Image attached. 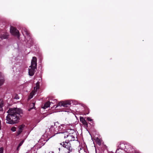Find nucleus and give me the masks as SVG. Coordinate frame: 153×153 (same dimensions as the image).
I'll return each instance as SVG.
<instances>
[{"label": "nucleus", "instance_id": "1", "mask_svg": "<svg viewBox=\"0 0 153 153\" xmlns=\"http://www.w3.org/2000/svg\"><path fill=\"white\" fill-rule=\"evenodd\" d=\"M7 113L8 114L6 117V123L11 124L18 123L22 114V111L17 108H10Z\"/></svg>", "mask_w": 153, "mask_h": 153}, {"label": "nucleus", "instance_id": "2", "mask_svg": "<svg viewBox=\"0 0 153 153\" xmlns=\"http://www.w3.org/2000/svg\"><path fill=\"white\" fill-rule=\"evenodd\" d=\"M60 144L62 145L63 147L66 148L69 151V153L72 151L73 149L69 142L66 140L65 142L61 143Z\"/></svg>", "mask_w": 153, "mask_h": 153}, {"label": "nucleus", "instance_id": "3", "mask_svg": "<svg viewBox=\"0 0 153 153\" xmlns=\"http://www.w3.org/2000/svg\"><path fill=\"white\" fill-rule=\"evenodd\" d=\"M65 138H67V139L66 140L69 142L72 141H77V134H75L74 136L72 134H67L66 136H65Z\"/></svg>", "mask_w": 153, "mask_h": 153}, {"label": "nucleus", "instance_id": "4", "mask_svg": "<svg viewBox=\"0 0 153 153\" xmlns=\"http://www.w3.org/2000/svg\"><path fill=\"white\" fill-rule=\"evenodd\" d=\"M10 32L12 35L15 36H17L18 38L19 37L20 34L19 32L15 27L13 26H11L10 28Z\"/></svg>", "mask_w": 153, "mask_h": 153}, {"label": "nucleus", "instance_id": "5", "mask_svg": "<svg viewBox=\"0 0 153 153\" xmlns=\"http://www.w3.org/2000/svg\"><path fill=\"white\" fill-rule=\"evenodd\" d=\"M71 104L69 101H65L64 102H61L57 104V106H62L64 107H68Z\"/></svg>", "mask_w": 153, "mask_h": 153}, {"label": "nucleus", "instance_id": "6", "mask_svg": "<svg viewBox=\"0 0 153 153\" xmlns=\"http://www.w3.org/2000/svg\"><path fill=\"white\" fill-rule=\"evenodd\" d=\"M37 59L36 58L35 56L33 57L31 61V65L29 67H34L35 68H37Z\"/></svg>", "mask_w": 153, "mask_h": 153}, {"label": "nucleus", "instance_id": "7", "mask_svg": "<svg viewBox=\"0 0 153 153\" xmlns=\"http://www.w3.org/2000/svg\"><path fill=\"white\" fill-rule=\"evenodd\" d=\"M9 34L7 33L0 34V41L3 39H7L9 37Z\"/></svg>", "mask_w": 153, "mask_h": 153}, {"label": "nucleus", "instance_id": "8", "mask_svg": "<svg viewBox=\"0 0 153 153\" xmlns=\"http://www.w3.org/2000/svg\"><path fill=\"white\" fill-rule=\"evenodd\" d=\"M22 32L23 35L25 36V35H26L27 36L30 38V33L26 28H23L22 30Z\"/></svg>", "mask_w": 153, "mask_h": 153}, {"label": "nucleus", "instance_id": "9", "mask_svg": "<svg viewBox=\"0 0 153 153\" xmlns=\"http://www.w3.org/2000/svg\"><path fill=\"white\" fill-rule=\"evenodd\" d=\"M30 69L29 68V74L30 76H33L35 70L36 68H35L34 67H30Z\"/></svg>", "mask_w": 153, "mask_h": 153}, {"label": "nucleus", "instance_id": "10", "mask_svg": "<svg viewBox=\"0 0 153 153\" xmlns=\"http://www.w3.org/2000/svg\"><path fill=\"white\" fill-rule=\"evenodd\" d=\"M80 121L84 125L85 127H88V123L86 120L83 117H80Z\"/></svg>", "mask_w": 153, "mask_h": 153}, {"label": "nucleus", "instance_id": "11", "mask_svg": "<svg viewBox=\"0 0 153 153\" xmlns=\"http://www.w3.org/2000/svg\"><path fill=\"white\" fill-rule=\"evenodd\" d=\"M4 81V75L1 72H0V86L1 85L3 84Z\"/></svg>", "mask_w": 153, "mask_h": 153}, {"label": "nucleus", "instance_id": "12", "mask_svg": "<svg viewBox=\"0 0 153 153\" xmlns=\"http://www.w3.org/2000/svg\"><path fill=\"white\" fill-rule=\"evenodd\" d=\"M93 138L94 139L95 141L97 144L99 146H100L101 145L102 140L100 139L98 137H94Z\"/></svg>", "mask_w": 153, "mask_h": 153}, {"label": "nucleus", "instance_id": "13", "mask_svg": "<svg viewBox=\"0 0 153 153\" xmlns=\"http://www.w3.org/2000/svg\"><path fill=\"white\" fill-rule=\"evenodd\" d=\"M48 135L49 134H43L42 136V139H43L44 141H48L50 138L53 136L50 137V136H49L48 137Z\"/></svg>", "mask_w": 153, "mask_h": 153}, {"label": "nucleus", "instance_id": "14", "mask_svg": "<svg viewBox=\"0 0 153 153\" xmlns=\"http://www.w3.org/2000/svg\"><path fill=\"white\" fill-rule=\"evenodd\" d=\"M51 103H53V102H50L49 101L46 102L44 105V108L45 109L49 107L50 106Z\"/></svg>", "mask_w": 153, "mask_h": 153}, {"label": "nucleus", "instance_id": "15", "mask_svg": "<svg viewBox=\"0 0 153 153\" xmlns=\"http://www.w3.org/2000/svg\"><path fill=\"white\" fill-rule=\"evenodd\" d=\"M25 126L24 125H22L19 126V133L18 134H20L22 131L23 128H24Z\"/></svg>", "mask_w": 153, "mask_h": 153}, {"label": "nucleus", "instance_id": "16", "mask_svg": "<svg viewBox=\"0 0 153 153\" xmlns=\"http://www.w3.org/2000/svg\"><path fill=\"white\" fill-rule=\"evenodd\" d=\"M4 106V102L2 100L0 99V111L2 110V108Z\"/></svg>", "mask_w": 153, "mask_h": 153}, {"label": "nucleus", "instance_id": "17", "mask_svg": "<svg viewBox=\"0 0 153 153\" xmlns=\"http://www.w3.org/2000/svg\"><path fill=\"white\" fill-rule=\"evenodd\" d=\"M39 82H37L36 84V86L34 87V89H35V91H37V90L39 88Z\"/></svg>", "mask_w": 153, "mask_h": 153}, {"label": "nucleus", "instance_id": "18", "mask_svg": "<svg viewBox=\"0 0 153 153\" xmlns=\"http://www.w3.org/2000/svg\"><path fill=\"white\" fill-rule=\"evenodd\" d=\"M34 95V93L33 92H32L31 93H30V95H29L28 100H30L31 98H32L33 97V96Z\"/></svg>", "mask_w": 153, "mask_h": 153}, {"label": "nucleus", "instance_id": "19", "mask_svg": "<svg viewBox=\"0 0 153 153\" xmlns=\"http://www.w3.org/2000/svg\"><path fill=\"white\" fill-rule=\"evenodd\" d=\"M15 97H14V98L17 100L19 99V96L18 95V94H16L14 95Z\"/></svg>", "mask_w": 153, "mask_h": 153}, {"label": "nucleus", "instance_id": "20", "mask_svg": "<svg viewBox=\"0 0 153 153\" xmlns=\"http://www.w3.org/2000/svg\"><path fill=\"white\" fill-rule=\"evenodd\" d=\"M25 140H22L19 144L18 146L19 147H20L23 144V143L24 142Z\"/></svg>", "mask_w": 153, "mask_h": 153}, {"label": "nucleus", "instance_id": "21", "mask_svg": "<svg viewBox=\"0 0 153 153\" xmlns=\"http://www.w3.org/2000/svg\"><path fill=\"white\" fill-rule=\"evenodd\" d=\"M87 119L88 120V121H89L90 122H91V123H93V120L92 119H91L90 117H88L87 118Z\"/></svg>", "mask_w": 153, "mask_h": 153}, {"label": "nucleus", "instance_id": "22", "mask_svg": "<svg viewBox=\"0 0 153 153\" xmlns=\"http://www.w3.org/2000/svg\"><path fill=\"white\" fill-rule=\"evenodd\" d=\"M16 128L15 127H13L11 128V130L12 131H16Z\"/></svg>", "mask_w": 153, "mask_h": 153}, {"label": "nucleus", "instance_id": "23", "mask_svg": "<svg viewBox=\"0 0 153 153\" xmlns=\"http://www.w3.org/2000/svg\"><path fill=\"white\" fill-rule=\"evenodd\" d=\"M53 125H52L51 127L49 129L51 131L53 130V131H54V129L53 128Z\"/></svg>", "mask_w": 153, "mask_h": 153}, {"label": "nucleus", "instance_id": "24", "mask_svg": "<svg viewBox=\"0 0 153 153\" xmlns=\"http://www.w3.org/2000/svg\"><path fill=\"white\" fill-rule=\"evenodd\" d=\"M3 153V149L2 148H0V153Z\"/></svg>", "mask_w": 153, "mask_h": 153}, {"label": "nucleus", "instance_id": "25", "mask_svg": "<svg viewBox=\"0 0 153 153\" xmlns=\"http://www.w3.org/2000/svg\"><path fill=\"white\" fill-rule=\"evenodd\" d=\"M65 132H57L56 133H54V134H59L60 133H64Z\"/></svg>", "mask_w": 153, "mask_h": 153}, {"label": "nucleus", "instance_id": "26", "mask_svg": "<svg viewBox=\"0 0 153 153\" xmlns=\"http://www.w3.org/2000/svg\"><path fill=\"white\" fill-rule=\"evenodd\" d=\"M35 103L34 102H33L32 103H31L30 104V106H33V107H34V106H35Z\"/></svg>", "mask_w": 153, "mask_h": 153}, {"label": "nucleus", "instance_id": "27", "mask_svg": "<svg viewBox=\"0 0 153 153\" xmlns=\"http://www.w3.org/2000/svg\"><path fill=\"white\" fill-rule=\"evenodd\" d=\"M20 147H19V146H18L17 147V151H19V148H20Z\"/></svg>", "mask_w": 153, "mask_h": 153}, {"label": "nucleus", "instance_id": "28", "mask_svg": "<svg viewBox=\"0 0 153 153\" xmlns=\"http://www.w3.org/2000/svg\"><path fill=\"white\" fill-rule=\"evenodd\" d=\"M1 120H0V130H1Z\"/></svg>", "mask_w": 153, "mask_h": 153}, {"label": "nucleus", "instance_id": "29", "mask_svg": "<svg viewBox=\"0 0 153 153\" xmlns=\"http://www.w3.org/2000/svg\"><path fill=\"white\" fill-rule=\"evenodd\" d=\"M64 125H65V124H62L61 125V126H64Z\"/></svg>", "mask_w": 153, "mask_h": 153}, {"label": "nucleus", "instance_id": "30", "mask_svg": "<svg viewBox=\"0 0 153 153\" xmlns=\"http://www.w3.org/2000/svg\"><path fill=\"white\" fill-rule=\"evenodd\" d=\"M89 112H88V113H87L86 114H84L85 115H86V114H88L89 113Z\"/></svg>", "mask_w": 153, "mask_h": 153}, {"label": "nucleus", "instance_id": "31", "mask_svg": "<svg viewBox=\"0 0 153 153\" xmlns=\"http://www.w3.org/2000/svg\"><path fill=\"white\" fill-rule=\"evenodd\" d=\"M53 101H55V102H56V100H53Z\"/></svg>", "mask_w": 153, "mask_h": 153}, {"label": "nucleus", "instance_id": "32", "mask_svg": "<svg viewBox=\"0 0 153 153\" xmlns=\"http://www.w3.org/2000/svg\"><path fill=\"white\" fill-rule=\"evenodd\" d=\"M90 135H91V137H92V136L91 135V134H90Z\"/></svg>", "mask_w": 153, "mask_h": 153}, {"label": "nucleus", "instance_id": "33", "mask_svg": "<svg viewBox=\"0 0 153 153\" xmlns=\"http://www.w3.org/2000/svg\"><path fill=\"white\" fill-rule=\"evenodd\" d=\"M55 123H54V126H55Z\"/></svg>", "mask_w": 153, "mask_h": 153}, {"label": "nucleus", "instance_id": "34", "mask_svg": "<svg viewBox=\"0 0 153 153\" xmlns=\"http://www.w3.org/2000/svg\"><path fill=\"white\" fill-rule=\"evenodd\" d=\"M69 125L68 124H66L67 125Z\"/></svg>", "mask_w": 153, "mask_h": 153}, {"label": "nucleus", "instance_id": "35", "mask_svg": "<svg viewBox=\"0 0 153 153\" xmlns=\"http://www.w3.org/2000/svg\"><path fill=\"white\" fill-rule=\"evenodd\" d=\"M96 153H97L96 152Z\"/></svg>", "mask_w": 153, "mask_h": 153}]
</instances>
